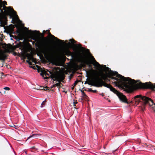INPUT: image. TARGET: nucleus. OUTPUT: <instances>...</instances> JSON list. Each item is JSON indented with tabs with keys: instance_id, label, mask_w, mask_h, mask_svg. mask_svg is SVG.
<instances>
[{
	"instance_id": "obj_1",
	"label": "nucleus",
	"mask_w": 155,
	"mask_h": 155,
	"mask_svg": "<svg viewBox=\"0 0 155 155\" xmlns=\"http://www.w3.org/2000/svg\"><path fill=\"white\" fill-rule=\"evenodd\" d=\"M46 31L48 32V34L49 35L60 42H63L64 41L60 40L58 38L52 35L48 30H47L46 31L45 30L43 31V33L41 34L42 38L38 41L36 45L38 48L43 53L48 57L50 58L52 56V50L46 41L47 38L44 37V33H45Z\"/></svg>"
},
{
	"instance_id": "obj_2",
	"label": "nucleus",
	"mask_w": 155,
	"mask_h": 155,
	"mask_svg": "<svg viewBox=\"0 0 155 155\" xmlns=\"http://www.w3.org/2000/svg\"><path fill=\"white\" fill-rule=\"evenodd\" d=\"M106 81H110V80L107 78V74L102 71L99 73L97 77V80L95 81H89L87 83L89 85L97 87H101L102 86L106 87L110 89V87H113L111 85L107 83Z\"/></svg>"
},
{
	"instance_id": "obj_3",
	"label": "nucleus",
	"mask_w": 155,
	"mask_h": 155,
	"mask_svg": "<svg viewBox=\"0 0 155 155\" xmlns=\"http://www.w3.org/2000/svg\"><path fill=\"white\" fill-rule=\"evenodd\" d=\"M116 77L113 76L112 79H114L117 81H123L124 82V86L127 89V92L130 93L132 92V88L133 87L137 88V87L136 84L140 82L139 80L135 81L134 79H132L129 77L125 78L122 76L124 78L123 79H120V78H118Z\"/></svg>"
},
{
	"instance_id": "obj_4",
	"label": "nucleus",
	"mask_w": 155,
	"mask_h": 155,
	"mask_svg": "<svg viewBox=\"0 0 155 155\" xmlns=\"http://www.w3.org/2000/svg\"><path fill=\"white\" fill-rule=\"evenodd\" d=\"M132 101L133 102H135L137 105L141 102L144 106L149 104L150 106H153L152 108L155 112V104L150 98L145 96H143L141 95H137L133 98Z\"/></svg>"
},
{
	"instance_id": "obj_5",
	"label": "nucleus",
	"mask_w": 155,
	"mask_h": 155,
	"mask_svg": "<svg viewBox=\"0 0 155 155\" xmlns=\"http://www.w3.org/2000/svg\"><path fill=\"white\" fill-rule=\"evenodd\" d=\"M49 72L50 74H51L50 77L51 79L53 80L54 81H56L58 82V83L55 84L54 85L59 87H61V85H62V84H61L60 82H64L63 80L65 78L64 75L63 74H57L53 73L51 71H49Z\"/></svg>"
},
{
	"instance_id": "obj_6",
	"label": "nucleus",
	"mask_w": 155,
	"mask_h": 155,
	"mask_svg": "<svg viewBox=\"0 0 155 155\" xmlns=\"http://www.w3.org/2000/svg\"><path fill=\"white\" fill-rule=\"evenodd\" d=\"M136 85L138 89H150L155 91V84H153L151 82L142 83L140 81Z\"/></svg>"
},
{
	"instance_id": "obj_7",
	"label": "nucleus",
	"mask_w": 155,
	"mask_h": 155,
	"mask_svg": "<svg viewBox=\"0 0 155 155\" xmlns=\"http://www.w3.org/2000/svg\"><path fill=\"white\" fill-rule=\"evenodd\" d=\"M110 91L116 94L120 100L123 102L128 104L127 99L125 96L120 93L113 87H110Z\"/></svg>"
},
{
	"instance_id": "obj_8",
	"label": "nucleus",
	"mask_w": 155,
	"mask_h": 155,
	"mask_svg": "<svg viewBox=\"0 0 155 155\" xmlns=\"http://www.w3.org/2000/svg\"><path fill=\"white\" fill-rule=\"evenodd\" d=\"M104 67L106 68L107 71H110V73L108 74H107V78L112 79L113 76H116L118 78H120V79H123L124 78H123L122 76L118 74L117 71H113L111 70V69L108 67H106V65L104 66Z\"/></svg>"
},
{
	"instance_id": "obj_9",
	"label": "nucleus",
	"mask_w": 155,
	"mask_h": 155,
	"mask_svg": "<svg viewBox=\"0 0 155 155\" xmlns=\"http://www.w3.org/2000/svg\"><path fill=\"white\" fill-rule=\"evenodd\" d=\"M79 59L80 61L84 65H87L90 68L91 67V64H93L92 62L89 60L87 59L84 56L80 55Z\"/></svg>"
},
{
	"instance_id": "obj_10",
	"label": "nucleus",
	"mask_w": 155,
	"mask_h": 155,
	"mask_svg": "<svg viewBox=\"0 0 155 155\" xmlns=\"http://www.w3.org/2000/svg\"><path fill=\"white\" fill-rule=\"evenodd\" d=\"M114 81L113 82L114 84H115V86L118 87L119 88L127 92V89L124 86V82L123 81Z\"/></svg>"
},
{
	"instance_id": "obj_11",
	"label": "nucleus",
	"mask_w": 155,
	"mask_h": 155,
	"mask_svg": "<svg viewBox=\"0 0 155 155\" xmlns=\"http://www.w3.org/2000/svg\"><path fill=\"white\" fill-rule=\"evenodd\" d=\"M5 8L8 9V10L9 11H11L13 12V15L15 16V18H16L17 19H19L18 17V15H17L16 12L14 11V9L12 7L11 8V7H6L5 6H4L3 7V9H0V11L1 12V13H3L4 12L3 11V10H5Z\"/></svg>"
},
{
	"instance_id": "obj_12",
	"label": "nucleus",
	"mask_w": 155,
	"mask_h": 155,
	"mask_svg": "<svg viewBox=\"0 0 155 155\" xmlns=\"http://www.w3.org/2000/svg\"><path fill=\"white\" fill-rule=\"evenodd\" d=\"M9 11V10L7 11H5L4 13H0V17H2L3 19L7 20L8 16L10 14Z\"/></svg>"
},
{
	"instance_id": "obj_13",
	"label": "nucleus",
	"mask_w": 155,
	"mask_h": 155,
	"mask_svg": "<svg viewBox=\"0 0 155 155\" xmlns=\"http://www.w3.org/2000/svg\"><path fill=\"white\" fill-rule=\"evenodd\" d=\"M64 52V53L68 56H71L73 58L75 56V54L74 53L71 52L68 49L65 50Z\"/></svg>"
},
{
	"instance_id": "obj_14",
	"label": "nucleus",
	"mask_w": 155,
	"mask_h": 155,
	"mask_svg": "<svg viewBox=\"0 0 155 155\" xmlns=\"http://www.w3.org/2000/svg\"><path fill=\"white\" fill-rule=\"evenodd\" d=\"M41 75L44 78V79H48V78H49V77H44V76L45 75V76H46L47 75L49 76V74H48L47 73V72H46L44 70H41Z\"/></svg>"
},
{
	"instance_id": "obj_15",
	"label": "nucleus",
	"mask_w": 155,
	"mask_h": 155,
	"mask_svg": "<svg viewBox=\"0 0 155 155\" xmlns=\"http://www.w3.org/2000/svg\"><path fill=\"white\" fill-rule=\"evenodd\" d=\"M27 59L28 60H31L33 62H35V59L33 57V56L32 55H31L30 54H27Z\"/></svg>"
},
{
	"instance_id": "obj_16",
	"label": "nucleus",
	"mask_w": 155,
	"mask_h": 155,
	"mask_svg": "<svg viewBox=\"0 0 155 155\" xmlns=\"http://www.w3.org/2000/svg\"><path fill=\"white\" fill-rule=\"evenodd\" d=\"M7 58V56L5 54H2L1 55H0V60L2 61L3 62H4Z\"/></svg>"
},
{
	"instance_id": "obj_17",
	"label": "nucleus",
	"mask_w": 155,
	"mask_h": 155,
	"mask_svg": "<svg viewBox=\"0 0 155 155\" xmlns=\"http://www.w3.org/2000/svg\"><path fill=\"white\" fill-rule=\"evenodd\" d=\"M91 58L93 61L95 63V64H93V65L94 66H96V65L100 67L101 66V65L98 62L96 61L93 56H92Z\"/></svg>"
},
{
	"instance_id": "obj_18",
	"label": "nucleus",
	"mask_w": 155,
	"mask_h": 155,
	"mask_svg": "<svg viewBox=\"0 0 155 155\" xmlns=\"http://www.w3.org/2000/svg\"><path fill=\"white\" fill-rule=\"evenodd\" d=\"M39 135H40V134H32L31 136L29 137H28V139H29L31 137H33L37 139L38 138V136Z\"/></svg>"
},
{
	"instance_id": "obj_19",
	"label": "nucleus",
	"mask_w": 155,
	"mask_h": 155,
	"mask_svg": "<svg viewBox=\"0 0 155 155\" xmlns=\"http://www.w3.org/2000/svg\"><path fill=\"white\" fill-rule=\"evenodd\" d=\"M81 92H82V96L83 97L85 98H87V97H88L87 96V95L86 94H85L84 92V91L82 90H81Z\"/></svg>"
},
{
	"instance_id": "obj_20",
	"label": "nucleus",
	"mask_w": 155,
	"mask_h": 155,
	"mask_svg": "<svg viewBox=\"0 0 155 155\" xmlns=\"http://www.w3.org/2000/svg\"><path fill=\"white\" fill-rule=\"evenodd\" d=\"M88 91L89 92H91L94 93H96L97 92V91L96 90H93L91 88L88 89Z\"/></svg>"
},
{
	"instance_id": "obj_21",
	"label": "nucleus",
	"mask_w": 155,
	"mask_h": 155,
	"mask_svg": "<svg viewBox=\"0 0 155 155\" xmlns=\"http://www.w3.org/2000/svg\"><path fill=\"white\" fill-rule=\"evenodd\" d=\"M12 18V23L14 24L15 23V21L14 20V18H13V16L12 15H10V18Z\"/></svg>"
},
{
	"instance_id": "obj_22",
	"label": "nucleus",
	"mask_w": 155,
	"mask_h": 155,
	"mask_svg": "<svg viewBox=\"0 0 155 155\" xmlns=\"http://www.w3.org/2000/svg\"><path fill=\"white\" fill-rule=\"evenodd\" d=\"M46 99H45L44 101L43 102L41 103V107H43L45 105V103L46 102Z\"/></svg>"
},
{
	"instance_id": "obj_23",
	"label": "nucleus",
	"mask_w": 155,
	"mask_h": 155,
	"mask_svg": "<svg viewBox=\"0 0 155 155\" xmlns=\"http://www.w3.org/2000/svg\"><path fill=\"white\" fill-rule=\"evenodd\" d=\"M16 32V34H18V35H21V30L19 28H17Z\"/></svg>"
},
{
	"instance_id": "obj_24",
	"label": "nucleus",
	"mask_w": 155,
	"mask_h": 155,
	"mask_svg": "<svg viewBox=\"0 0 155 155\" xmlns=\"http://www.w3.org/2000/svg\"><path fill=\"white\" fill-rule=\"evenodd\" d=\"M69 41L70 42H71V43H73V45H74V43L76 42V41H75L74 40V39H70L69 40Z\"/></svg>"
},
{
	"instance_id": "obj_25",
	"label": "nucleus",
	"mask_w": 155,
	"mask_h": 155,
	"mask_svg": "<svg viewBox=\"0 0 155 155\" xmlns=\"http://www.w3.org/2000/svg\"><path fill=\"white\" fill-rule=\"evenodd\" d=\"M77 103H78V102H77V100H73V106H76L75 104H77Z\"/></svg>"
},
{
	"instance_id": "obj_26",
	"label": "nucleus",
	"mask_w": 155,
	"mask_h": 155,
	"mask_svg": "<svg viewBox=\"0 0 155 155\" xmlns=\"http://www.w3.org/2000/svg\"><path fill=\"white\" fill-rule=\"evenodd\" d=\"M79 82V81L78 80H76L75 81L73 85L74 86H75L78 84V82Z\"/></svg>"
},
{
	"instance_id": "obj_27",
	"label": "nucleus",
	"mask_w": 155,
	"mask_h": 155,
	"mask_svg": "<svg viewBox=\"0 0 155 155\" xmlns=\"http://www.w3.org/2000/svg\"><path fill=\"white\" fill-rule=\"evenodd\" d=\"M36 66L37 68L38 71L40 69V70H41H41H42L39 66H38V65H36Z\"/></svg>"
},
{
	"instance_id": "obj_28",
	"label": "nucleus",
	"mask_w": 155,
	"mask_h": 155,
	"mask_svg": "<svg viewBox=\"0 0 155 155\" xmlns=\"http://www.w3.org/2000/svg\"><path fill=\"white\" fill-rule=\"evenodd\" d=\"M2 0H0V7L1 8L2 7Z\"/></svg>"
},
{
	"instance_id": "obj_29",
	"label": "nucleus",
	"mask_w": 155,
	"mask_h": 155,
	"mask_svg": "<svg viewBox=\"0 0 155 155\" xmlns=\"http://www.w3.org/2000/svg\"><path fill=\"white\" fill-rule=\"evenodd\" d=\"M4 89L6 90H9L10 89V88L8 87H5Z\"/></svg>"
},
{
	"instance_id": "obj_30",
	"label": "nucleus",
	"mask_w": 155,
	"mask_h": 155,
	"mask_svg": "<svg viewBox=\"0 0 155 155\" xmlns=\"http://www.w3.org/2000/svg\"><path fill=\"white\" fill-rule=\"evenodd\" d=\"M31 149H35V150H38V149L37 148H36L35 147V146H34V147H31Z\"/></svg>"
},
{
	"instance_id": "obj_31",
	"label": "nucleus",
	"mask_w": 155,
	"mask_h": 155,
	"mask_svg": "<svg viewBox=\"0 0 155 155\" xmlns=\"http://www.w3.org/2000/svg\"><path fill=\"white\" fill-rule=\"evenodd\" d=\"M3 4L5 5H7V2L5 1H4L3 2Z\"/></svg>"
},
{
	"instance_id": "obj_32",
	"label": "nucleus",
	"mask_w": 155,
	"mask_h": 155,
	"mask_svg": "<svg viewBox=\"0 0 155 155\" xmlns=\"http://www.w3.org/2000/svg\"><path fill=\"white\" fill-rule=\"evenodd\" d=\"M31 31L32 32L31 34V35H32V36H35V34L32 31Z\"/></svg>"
},
{
	"instance_id": "obj_33",
	"label": "nucleus",
	"mask_w": 155,
	"mask_h": 155,
	"mask_svg": "<svg viewBox=\"0 0 155 155\" xmlns=\"http://www.w3.org/2000/svg\"><path fill=\"white\" fill-rule=\"evenodd\" d=\"M145 106H144L143 107H141L142 110V111H143L144 109H145Z\"/></svg>"
},
{
	"instance_id": "obj_34",
	"label": "nucleus",
	"mask_w": 155,
	"mask_h": 155,
	"mask_svg": "<svg viewBox=\"0 0 155 155\" xmlns=\"http://www.w3.org/2000/svg\"><path fill=\"white\" fill-rule=\"evenodd\" d=\"M74 86H73V85H72V86L71 87V89L72 90H73L74 88Z\"/></svg>"
},
{
	"instance_id": "obj_35",
	"label": "nucleus",
	"mask_w": 155,
	"mask_h": 155,
	"mask_svg": "<svg viewBox=\"0 0 155 155\" xmlns=\"http://www.w3.org/2000/svg\"><path fill=\"white\" fill-rule=\"evenodd\" d=\"M29 65H32V63L30 61L29 63V64H28Z\"/></svg>"
},
{
	"instance_id": "obj_36",
	"label": "nucleus",
	"mask_w": 155,
	"mask_h": 155,
	"mask_svg": "<svg viewBox=\"0 0 155 155\" xmlns=\"http://www.w3.org/2000/svg\"><path fill=\"white\" fill-rule=\"evenodd\" d=\"M30 60H27L26 61V62L28 63V64H29V63L30 62Z\"/></svg>"
},
{
	"instance_id": "obj_37",
	"label": "nucleus",
	"mask_w": 155,
	"mask_h": 155,
	"mask_svg": "<svg viewBox=\"0 0 155 155\" xmlns=\"http://www.w3.org/2000/svg\"><path fill=\"white\" fill-rule=\"evenodd\" d=\"M2 92H3L4 93V94H5V91H4V90H3L2 91Z\"/></svg>"
},
{
	"instance_id": "obj_38",
	"label": "nucleus",
	"mask_w": 155,
	"mask_h": 155,
	"mask_svg": "<svg viewBox=\"0 0 155 155\" xmlns=\"http://www.w3.org/2000/svg\"><path fill=\"white\" fill-rule=\"evenodd\" d=\"M56 86L54 85V84L53 85V86L52 87H56Z\"/></svg>"
},
{
	"instance_id": "obj_39",
	"label": "nucleus",
	"mask_w": 155,
	"mask_h": 155,
	"mask_svg": "<svg viewBox=\"0 0 155 155\" xmlns=\"http://www.w3.org/2000/svg\"><path fill=\"white\" fill-rule=\"evenodd\" d=\"M19 45L18 44L17 45V47L18 48L19 47Z\"/></svg>"
},
{
	"instance_id": "obj_40",
	"label": "nucleus",
	"mask_w": 155,
	"mask_h": 155,
	"mask_svg": "<svg viewBox=\"0 0 155 155\" xmlns=\"http://www.w3.org/2000/svg\"><path fill=\"white\" fill-rule=\"evenodd\" d=\"M32 39H33V40H35V37H34V38H32Z\"/></svg>"
},
{
	"instance_id": "obj_41",
	"label": "nucleus",
	"mask_w": 155,
	"mask_h": 155,
	"mask_svg": "<svg viewBox=\"0 0 155 155\" xmlns=\"http://www.w3.org/2000/svg\"><path fill=\"white\" fill-rule=\"evenodd\" d=\"M35 66H34V67H31L33 69H35Z\"/></svg>"
},
{
	"instance_id": "obj_42",
	"label": "nucleus",
	"mask_w": 155,
	"mask_h": 155,
	"mask_svg": "<svg viewBox=\"0 0 155 155\" xmlns=\"http://www.w3.org/2000/svg\"><path fill=\"white\" fill-rule=\"evenodd\" d=\"M41 90H43L44 91H45V89H44L43 88V89H41Z\"/></svg>"
},
{
	"instance_id": "obj_43",
	"label": "nucleus",
	"mask_w": 155,
	"mask_h": 155,
	"mask_svg": "<svg viewBox=\"0 0 155 155\" xmlns=\"http://www.w3.org/2000/svg\"><path fill=\"white\" fill-rule=\"evenodd\" d=\"M68 44L69 45H70V44H71V43H70V42H69V43H68Z\"/></svg>"
},
{
	"instance_id": "obj_44",
	"label": "nucleus",
	"mask_w": 155,
	"mask_h": 155,
	"mask_svg": "<svg viewBox=\"0 0 155 155\" xmlns=\"http://www.w3.org/2000/svg\"><path fill=\"white\" fill-rule=\"evenodd\" d=\"M45 88H48V87L47 86H46L45 87Z\"/></svg>"
},
{
	"instance_id": "obj_45",
	"label": "nucleus",
	"mask_w": 155,
	"mask_h": 155,
	"mask_svg": "<svg viewBox=\"0 0 155 155\" xmlns=\"http://www.w3.org/2000/svg\"><path fill=\"white\" fill-rule=\"evenodd\" d=\"M1 106H0V109H1Z\"/></svg>"
},
{
	"instance_id": "obj_46",
	"label": "nucleus",
	"mask_w": 155,
	"mask_h": 155,
	"mask_svg": "<svg viewBox=\"0 0 155 155\" xmlns=\"http://www.w3.org/2000/svg\"><path fill=\"white\" fill-rule=\"evenodd\" d=\"M87 50L88 51H89V50L88 49H87Z\"/></svg>"
},
{
	"instance_id": "obj_47",
	"label": "nucleus",
	"mask_w": 155,
	"mask_h": 155,
	"mask_svg": "<svg viewBox=\"0 0 155 155\" xmlns=\"http://www.w3.org/2000/svg\"><path fill=\"white\" fill-rule=\"evenodd\" d=\"M1 78H2V76L1 77Z\"/></svg>"
},
{
	"instance_id": "obj_48",
	"label": "nucleus",
	"mask_w": 155,
	"mask_h": 155,
	"mask_svg": "<svg viewBox=\"0 0 155 155\" xmlns=\"http://www.w3.org/2000/svg\"><path fill=\"white\" fill-rule=\"evenodd\" d=\"M1 92H2L0 91V93H1Z\"/></svg>"
},
{
	"instance_id": "obj_49",
	"label": "nucleus",
	"mask_w": 155,
	"mask_h": 155,
	"mask_svg": "<svg viewBox=\"0 0 155 155\" xmlns=\"http://www.w3.org/2000/svg\"><path fill=\"white\" fill-rule=\"evenodd\" d=\"M1 7H0V9H1Z\"/></svg>"
}]
</instances>
